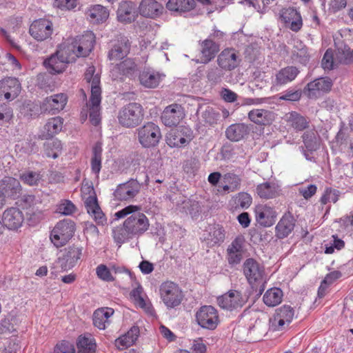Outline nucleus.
<instances>
[{
  "label": "nucleus",
  "instance_id": "60",
  "mask_svg": "<svg viewBox=\"0 0 353 353\" xmlns=\"http://www.w3.org/2000/svg\"><path fill=\"white\" fill-rule=\"evenodd\" d=\"M75 210V205L70 201L64 200L58 205L57 211L63 215H71Z\"/></svg>",
  "mask_w": 353,
  "mask_h": 353
},
{
  "label": "nucleus",
  "instance_id": "19",
  "mask_svg": "<svg viewBox=\"0 0 353 353\" xmlns=\"http://www.w3.org/2000/svg\"><path fill=\"white\" fill-rule=\"evenodd\" d=\"M244 245V238L239 236L236 237L228 246L226 259L230 266L236 265L243 260L245 252Z\"/></svg>",
  "mask_w": 353,
  "mask_h": 353
},
{
  "label": "nucleus",
  "instance_id": "61",
  "mask_svg": "<svg viewBox=\"0 0 353 353\" xmlns=\"http://www.w3.org/2000/svg\"><path fill=\"white\" fill-rule=\"evenodd\" d=\"M54 7L61 10H72L77 6L76 0H54Z\"/></svg>",
  "mask_w": 353,
  "mask_h": 353
},
{
  "label": "nucleus",
  "instance_id": "52",
  "mask_svg": "<svg viewBox=\"0 0 353 353\" xmlns=\"http://www.w3.org/2000/svg\"><path fill=\"white\" fill-rule=\"evenodd\" d=\"M62 149V143L57 139L46 141L43 145L44 153L48 158H58L61 153Z\"/></svg>",
  "mask_w": 353,
  "mask_h": 353
},
{
  "label": "nucleus",
  "instance_id": "38",
  "mask_svg": "<svg viewBox=\"0 0 353 353\" xmlns=\"http://www.w3.org/2000/svg\"><path fill=\"white\" fill-rule=\"evenodd\" d=\"M139 9L142 16L154 18L162 13L163 7L156 0H142Z\"/></svg>",
  "mask_w": 353,
  "mask_h": 353
},
{
  "label": "nucleus",
  "instance_id": "48",
  "mask_svg": "<svg viewBox=\"0 0 353 353\" xmlns=\"http://www.w3.org/2000/svg\"><path fill=\"white\" fill-rule=\"evenodd\" d=\"M115 69L120 74L129 78L134 77L138 71L137 63L131 58H127L117 64Z\"/></svg>",
  "mask_w": 353,
  "mask_h": 353
},
{
  "label": "nucleus",
  "instance_id": "6",
  "mask_svg": "<svg viewBox=\"0 0 353 353\" xmlns=\"http://www.w3.org/2000/svg\"><path fill=\"white\" fill-rule=\"evenodd\" d=\"M76 230V225L70 219H63L59 221L50 232V239L57 248L65 245L72 238Z\"/></svg>",
  "mask_w": 353,
  "mask_h": 353
},
{
  "label": "nucleus",
  "instance_id": "12",
  "mask_svg": "<svg viewBox=\"0 0 353 353\" xmlns=\"http://www.w3.org/2000/svg\"><path fill=\"white\" fill-rule=\"evenodd\" d=\"M138 139L144 148H152L158 145L161 133L160 128L152 122H148L137 130Z\"/></svg>",
  "mask_w": 353,
  "mask_h": 353
},
{
  "label": "nucleus",
  "instance_id": "39",
  "mask_svg": "<svg viewBox=\"0 0 353 353\" xmlns=\"http://www.w3.org/2000/svg\"><path fill=\"white\" fill-rule=\"evenodd\" d=\"M165 77L163 74L150 70H143L139 75V81L142 85L148 88H157Z\"/></svg>",
  "mask_w": 353,
  "mask_h": 353
},
{
  "label": "nucleus",
  "instance_id": "44",
  "mask_svg": "<svg viewBox=\"0 0 353 353\" xmlns=\"http://www.w3.org/2000/svg\"><path fill=\"white\" fill-rule=\"evenodd\" d=\"M135 12L132 3L123 1L119 4L117 10V19L122 23H131L134 20Z\"/></svg>",
  "mask_w": 353,
  "mask_h": 353
},
{
  "label": "nucleus",
  "instance_id": "4",
  "mask_svg": "<svg viewBox=\"0 0 353 353\" xmlns=\"http://www.w3.org/2000/svg\"><path fill=\"white\" fill-rule=\"evenodd\" d=\"M160 299L168 309L179 306L184 300L185 294L180 285L172 281H163L159 286Z\"/></svg>",
  "mask_w": 353,
  "mask_h": 353
},
{
  "label": "nucleus",
  "instance_id": "33",
  "mask_svg": "<svg viewBox=\"0 0 353 353\" xmlns=\"http://www.w3.org/2000/svg\"><path fill=\"white\" fill-rule=\"evenodd\" d=\"M114 310L108 307L97 309L92 315V322L94 327L99 330H105L112 323Z\"/></svg>",
  "mask_w": 353,
  "mask_h": 353
},
{
  "label": "nucleus",
  "instance_id": "59",
  "mask_svg": "<svg viewBox=\"0 0 353 353\" xmlns=\"http://www.w3.org/2000/svg\"><path fill=\"white\" fill-rule=\"evenodd\" d=\"M339 199V191L327 188L321 198V203L323 205L329 202L336 203Z\"/></svg>",
  "mask_w": 353,
  "mask_h": 353
},
{
  "label": "nucleus",
  "instance_id": "51",
  "mask_svg": "<svg viewBox=\"0 0 353 353\" xmlns=\"http://www.w3.org/2000/svg\"><path fill=\"white\" fill-rule=\"evenodd\" d=\"M102 147L101 144L97 143L92 148V156L90 159L92 172L99 176L102 167Z\"/></svg>",
  "mask_w": 353,
  "mask_h": 353
},
{
  "label": "nucleus",
  "instance_id": "35",
  "mask_svg": "<svg viewBox=\"0 0 353 353\" xmlns=\"http://www.w3.org/2000/svg\"><path fill=\"white\" fill-rule=\"evenodd\" d=\"M299 74V69L295 66H286L275 74L272 81L273 85L281 87L293 81Z\"/></svg>",
  "mask_w": 353,
  "mask_h": 353
},
{
  "label": "nucleus",
  "instance_id": "25",
  "mask_svg": "<svg viewBox=\"0 0 353 353\" xmlns=\"http://www.w3.org/2000/svg\"><path fill=\"white\" fill-rule=\"evenodd\" d=\"M68 99L65 93L53 94L44 99L41 108L45 112L56 114L65 108Z\"/></svg>",
  "mask_w": 353,
  "mask_h": 353
},
{
  "label": "nucleus",
  "instance_id": "10",
  "mask_svg": "<svg viewBox=\"0 0 353 353\" xmlns=\"http://www.w3.org/2000/svg\"><path fill=\"white\" fill-rule=\"evenodd\" d=\"M77 346V353H94L96 343L94 339L91 337L79 336ZM54 353H74V348L69 342L62 341L56 345L54 349Z\"/></svg>",
  "mask_w": 353,
  "mask_h": 353
},
{
  "label": "nucleus",
  "instance_id": "15",
  "mask_svg": "<svg viewBox=\"0 0 353 353\" xmlns=\"http://www.w3.org/2000/svg\"><path fill=\"white\" fill-rule=\"evenodd\" d=\"M219 35V32L211 34L207 39L199 41V59L197 63H208L213 60L220 50V45L214 41V38Z\"/></svg>",
  "mask_w": 353,
  "mask_h": 353
},
{
  "label": "nucleus",
  "instance_id": "22",
  "mask_svg": "<svg viewBox=\"0 0 353 353\" xmlns=\"http://www.w3.org/2000/svg\"><path fill=\"white\" fill-rule=\"evenodd\" d=\"M185 115L184 109L181 105L172 103L164 109L161 119L166 126H176L185 117Z\"/></svg>",
  "mask_w": 353,
  "mask_h": 353
},
{
  "label": "nucleus",
  "instance_id": "14",
  "mask_svg": "<svg viewBox=\"0 0 353 353\" xmlns=\"http://www.w3.org/2000/svg\"><path fill=\"white\" fill-rule=\"evenodd\" d=\"M194 137V133L191 128L180 126L168 133L166 143L171 148H184L190 144Z\"/></svg>",
  "mask_w": 353,
  "mask_h": 353
},
{
  "label": "nucleus",
  "instance_id": "43",
  "mask_svg": "<svg viewBox=\"0 0 353 353\" xmlns=\"http://www.w3.org/2000/svg\"><path fill=\"white\" fill-rule=\"evenodd\" d=\"M248 133V126L244 123L232 124L225 130L226 137L232 141H239Z\"/></svg>",
  "mask_w": 353,
  "mask_h": 353
},
{
  "label": "nucleus",
  "instance_id": "36",
  "mask_svg": "<svg viewBox=\"0 0 353 353\" xmlns=\"http://www.w3.org/2000/svg\"><path fill=\"white\" fill-rule=\"evenodd\" d=\"M85 205L88 213L93 217L97 224L104 225L106 223L105 214L99 207L95 196H89L85 201Z\"/></svg>",
  "mask_w": 353,
  "mask_h": 353
},
{
  "label": "nucleus",
  "instance_id": "29",
  "mask_svg": "<svg viewBox=\"0 0 353 353\" xmlns=\"http://www.w3.org/2000/svg\"><path fill=\"white\" fill-rule=\"evenodd\" d=\"M21 83L17 79L8 77L0 81V97L7 100L15 99L21 92Z\"/></svg>",
  "mask_w": 353,
  "mask_h": 353
},
{
  "label": "nucleus",
  "instance_id": "42",
  "mask_svg": "<svg viewBox=\"0 0 353 353\" xmlns=\"http://www.w3.org/2000/svg\"><path fill=\"white\" fill-rule=\"evenodd\" d=\"M139 335L138 326H132L125 334L115 340V346L119 350H124L132 345Z\"/></svg>",
  "mask_w": 353,
  "mask_h": 353
},
{
  "label": "nucleus",
  "instance_id": "3",
  "mask_svg": "<svg viewBox=\"0 0 353 353\" xmlns=\"http://www.w3.org/2000/svg\"><path fill=\"white\" fill-rule=\"evenodd\" d=\"M144 109L136 102H131L122 107L118 112L119 123L123 127L132 128L138 126L143 120Z\"/></svg>",
  "mask_w": 353,
  "mask_h": 353
},
{
  "label": "nucleus",
  "instance_id": "11",
  "mask_svg": "<svg viewBox=\"0 0 353 353\" xmlns=\"http://www.w3.org/2000/svg\"><path fill=\"white\" fill-rule=\"evenodd\" d=\"M195 320L202 328L214 330L220 323L218 310L212 305H203L195 314Z\"/></svg>",
  "mask_w": 353,
  "mask_h": 353
},
{
  "label": "nucleus",
  "instance_id": "54",
  "mask_svg": "<svg viewBox=\"0 0 353 353\" xmlns=\"http://www.w3.org/2000/svg\"><path fill=\"white\" fill-rule=\"evenodd\" d=\"M20 179L23 183L32 186L38 185L41 176L39 172L28 171L20 175Z\"/></svg>",
  "mask_w": 353,
  "mask_h": 353
},
{
  "label": "nucleus",
  "instance_id": "31",
  "mask_svg": "<svg viewBox=\"0 0 353 353\" xmlns=\"http://www.w3.org/2000/svg\"><path fill=\"white\" fill-rule=\"evenodd\" d=\"M21 186L19 181L11 176H5L0 181V192L6 197L16 199L20 194Z\"/></svg>",
  "mask_w": 353,
  "mask_h": 353
},
{
  "label": "nucleus",
  "instance_id": "2",
  "mask_svg": "<svg viewBox=\"0 0 353 353\" xmlns=\"http://www.w3.org/2000/svg\"><path fill=\"white\" fill-rule=\"evenodd\" d=\"M94 65L89 66L84 74V79L90 84L91 95L89 101L86 103L85 109L81 111V115L85 120L88 114L89 119L93 125H98L101 123V77L98 73H95Z\"/></svg>",
  "mask_w": 353,
  "mask_h": 353
},
{
  "label": "nucleus",
  "instance_id": "53",
  "mask_svg": "<svg viewBox=\"0 0 353 353\" xmlns=\"http://www.w3.org/2000/svg\"><path fill=\"white\" fill-rule=\"evenodd\" d=\"M292 127L296 130L302 131L308 127L307 119L296 112H292L288 119Z\"/></svg>",
  "mask_w": 353,
  "mask_h": 353
},
{
  "label": "nucleus",
  "instance_id": "63",
  "mask_svg": "<svg viewBox=\"0 0 353 353\" xmlns=\"http://www.w3.org/2000/svg\"><path fill=\"white\" fill-rule=\"evenodd\" d=\"M222 99L228 103H233L237 100L238 95L228 88H223L221 91Z\"/></svg>",
  "mask_w": 353,
  "mask_h": 353
},
{
  "label": "nucleus",
  "instance_id": "27",
  "mask_svg": "<svg viewBox=\"0 0 353 353\" xmlns=\"http://www.w3.org/2000/svg\"><path fill=\"white\" fill-rule=\"evenodd\" d=\"M280 18L285 27L294 32H298L303 26L301 14L292 8H283L280 13Z\"/></svg>",
  "mask_w": 353,
  "mask_h": 353
},
{
  "label": "nucleus",
  "instance_id": "40",
  "mask_svg": "<svg viewBox=\"0 0 353 353\" xmlns=\"http://www.w3.org/2000/svg\"><path fill=\"white\" fill-rule=\"evenodd\" d=\"M63 119L60 117H55L48 120L44 125L43 131L41 135L42 139H48L59 133L63 128Z\"/></svg>",
  "mask_w": 353,
  "mask_h": 353
},
{
  "label": "nucleus",
  "instance_id": "5",
  "mask_svg": "<svg viewBox=\"0 0 353 353\" xmlns=\"http://www.w3.org/2000/svg\"><path fill=\"white\" fill-rule=\"evenodd\" d=\"M353 57V52L350 48L345 44L341 43L337 48V52L334 54L333 50L327 49L322 59L321 65L324 70H333L339 63L347 64L350 63Z\"/></svg>",
  "mask_w": 353,
  "mask_h": 353
},
{
  "label": "nucleus",
  "instance_id": "16",
  "mask_svg": "<svg viewBox=\"0 0 353 353\" xmlns=\"http://www.w3.org/2000/svg\"><path fill=\"white\" fill-rule=\"evenodd\" d=\"M255 220L261 226L268 228L276 222L277 212L274 208L268 203H259L254 208Z\"/></svg>",
  "mask_w": 353,
  "mask_h": 353
},
{
  "label": "nucleus",
  "instance_id": "30",
  "mask_svg": "<svg viewBox=\"0 0 353 353\" xmlns=\"http://www.w3.org/2000/svg\"><path fill=\"white\" fill-rule=\"evenodd\" d=\"M130 43L124 36H120L109 51L108 58L111 61H119L124 59L130 53Z\"/></svg>",
  "mask_w": 353,
  "mask_h": 353
},
{
  "label": "nucleus",
  "instance_id": "28",
  "mask_svg": "<svg viewBox=\"0 0 353 353\" xmlns=\"http://www.w3.org/2000/svg\"><path fill=\"white\" fill-rule=\"evenodd\" d=\"M296 219L290 212H285L275 227V236L279 239L288 236L294 230Z\"/></svg>",
  "mask_w": 353,
  "mask_h": 353
},
{
  "label": "nucleus",
  "instance_id": "41",
  "mask_svg": "<svg viewBox=\"0 0 353 353\" xmlns=\"http://www.w3.org/2000/svg\"><path fill=\"white\" fill-rule=\"evenodd\" d=\"M248 118L256 124L266 125L274 121V114L267 110L254 109L249 112Z\"/></svg>",
  "mask_w": 353,
  "mask_h": 353
},
{
  "label": "nucleus",
  "instance_id": "49",
  "mask_svg": "<svg viewBox=\"0 0 353 353\" xmlns=\"http://www.w3.org/2000/svg\"><path fill=\"white\" fill-rule=\"evenodd\" d=\"M305 148L309 152L316 151L320 145V137L316 130L312 129L305 131L302 135Z\"/></svg>",
  "mask_w": 353,
  "mask_h": 353
},
{
  "label": "nucleus",
  "instance_id": "64",
  "mask_svg": "<svg viewBox=\"0 0 353 353\" xmlns=\"http://www.w3.org/2000/svg\"><path fill=\"white\" fill-rule=\"evenodd\" d=\"M343 276V274L339 270H334L327 274L323 279V281L329 286L339 279Z\"/></svg>",
  "mask_w": 353,
  "mask_h": 353
},
{
  "label": "nucleus",
  "instance_id": "21",
  "mask_svg": "<svg viewBox=\"0 0 353 353\" xmlns=\"http://www.w3.org/2000/svg\"><path fill=\"white\" fill-rule=\"evenodd\" d=\"M140 183L137 180H130L117 187L114 192V197L120 201H130L139 192Z\"/></svg>",
  "mask_w": 353,
  "mask_h": 353
},
{
  "label": "nucleus",
  "instance_id": "18",
  "mask_svg": "<svg viewBox=\"0 0 353 353\" xmlns=\"http://www.w3.org/2000/svg\"><path fill=\"white\" fill-rule=\"evenodd\" d=\"M82 250V247L74 245L65 248L63 256L59 257L57 261L61 271H67L73 268L81 259Z\"/></svg>",
  "mask_w": 353,
  "mask_h": 353
},
{
  "label": "nucleus",
  "instance_id": "58",
  "mask_svg": "<svg viewBox=\"0 0 353 353\" xmlns=\"http://www.w3.org/2000/svg\"><path fill=\"white\" fill-rule=\"evenodd\" d=\"M223 182L229 184L233 190H236L240 187L241 179L237 174L228 172L223 176Z\"/></svg>",
  "mask_w": 353,
  "mask_h": 353
},
{
  "label": "nucleus",
  "instance_id": "45",
  "mask_svg": "<svg viewBox=\"0 0 353 353\" xmlns=\"http://www.w3.org/2000/svg\"><path fill=\"white\" fill-rule=\"evenodd\" d=\"M195 6L194 0H168L166 8L171 12H186L193 10Z\"/></svg>",
  "mask_w": 353,
  "mask_h": 353
},
{
  "label": "nucleus",
  "instance_id": "1",
  "mask_svg": "<svg viewBox=\"0 0 353 353\" xmlns=\"http://www.w3.org/2000/svg\"><path fill=\"white\" fill-rule=\"evenodd\" d=\"M141 210L140 205H130L116 212L115 216L119 219L131 214L122 225L113 230V238L117 243H123L134 236L142 235L149 229V219Z\"/></svg>",
  "mask_w": 353,
  "mask_h": 353
},
{
  "label": "nucleus",
  "instance_id": "13",
  "mask_svg": "<svg viewBox=\"0 0 353 353\" xmlns=\"http://www.w3.org/2000/svg\"><path fill=\"white\" fill-rule=\"evenodd\" d=\"M53 32V23L46 18L34 20L29 28L30 36L39 42L50 39Z\"/></svg>",
  "mask_w": 353,
  "mask_h": 353
},
{
  "label": "nucleus",
  "instance_id": "55",
  "mask_svg": "<svg viewBox=\"0 0 353 353\" xmlns=\"http://www.w3.org/2000/svg\"><path fill=\"white\" fill-rule=\"evenodd\" d=\"M234 201L236 207L241 208L242 209H247L251 205L252 203V198L248 193L243 192H239L234 197Z\"/></svg>",
  "mask_w": 353,
  "mask_h": 353
},
{
  "label": "nucleus",
  "instance_id": "62",
  "mask_svg": "<svg viewBox=\"0 0 353 353\" xmlns=\"http://www.w3.org/2000/svg\"><path fill=\"white\" fill-rule=\"evenodd\" d=\"M191 349L193 353H206L207 346L202 338H197L193 341Z\"/></svg>",
  "mask_w": 353,
  "mask_h": 353
},
{
  "label": "nucleus",
  "instance_id": "20",
  "mask_svg": "<svg viewBox=\"0 0 353 353\" xmlns=\"http://www.w3.org/2000/svg\"><path fill=\"white\" fill-rule=\"evenodd\" d=\"M245 303L246 299L243 296L241 292L237 290H230L217 298L218 305L221 308L229 310L241 308Z\"/></svg>",
  "mask_w": 353,
  "mask_h": 353
},
{
  "label": "nucleus",
  "instance_id": "7",
  "mask_svg": "<svg viewBox=\"0 0 353 353\" xmlns=\"http://www.w3.org/2000/svg\"><path fill=\"white\" fill-rule=\"evenodd\" d=\"M95 36L91 31H87L83 34L77 36L70 44L66 46L68 52L77 57H85L90 54L94 48Z\"/></svg>",
  "mask_w": 353,
  "mask_h": 353
},
{
  "label": "nucleus",
  "instance_id": "26",
  "mask_svg": "<svg viewBox=\"0 0 353 353\" xmlns=\"http://www.w3.org/2000/svg\"><path fill=\"white\" fill-rule=\"evenodd\" d=\"M35 197L32 195H27L23 199V208H26V221L29 225L34 226L43 219L42 211L34 205Z\"/></svg>",
  "mask_w": 353,
  "mask_h": 353
},
{
  "label": "nucleus",
  "instance_id": "47",
  "mask_svg": "<svg viewBox=\"0 0 353 353\" xmlns=\"http://www.w3.org/2000/svg\"><path fill=\"white\" fill-rule=\"evenodd\" d=\"M283 292L279 288H271L263 294V303L268 307L279 305L283 300Z\"/></svg>",
  "mask_w": 353,
  "mask_h": 353
},
{
  "label": "nucleus",
  "instance_id": "57",
  "mask_svg": "<svg viewBox=\"0 0 353 353\" xmlns=\"http://www.w3.org/2000/svg\"><path fill=\"white\" fill-rule=\"evenodd\" d=\"M223 70L220 67H214L208 70L207 72L208 81L214 84L221 82L224 76Z\"/></svg>",
  "mask_w": 353,
  "mask_h": 353
},
{
  "label": "nucleus",
  "instance_id": "32",
  "mask_svg": "<svg viewBox=\"0 0 353 353\" xmlns=\"http://www.w3.org/2000/svg\"><path fill=\"white\" fill-rule=\"evenodd\" d=\"M85 15L90 23L93 24H101L107 21L109 17L110 12L108 9L100 4H95L89 6Z\"/></svg>",
  "mask_w": 353,
  "mask_h": 353
},
{
  "label": "nucleus",
  "instance_id": "34",
  "mask_svg": "<svg viewBox=\"0 0 353 353\" xmlns=\"http://www.w3.org/2000/svg\"><path fill=\"white\" fill-rule=\"evenodd\" d=\"M130 296L136 306L143 309L145 313L150 316L154 315L155 310L150 301L148 298H144L143 289L141 285L133 289L130 293Z\"/></svg>",
  "mask_w": 353,
  "mask_h": 353
},
{
  "label": "nucleus",
  "instance_id": "9",
  "mask_svg": "<svg viewBox=\"0 0 353 353\" xmlns=\"http://www.w3.org/2000/svg\"><path fill=\"white\" fill-rule=\"evenodd\" d=\"M74 61V56L64 47L46 59L44 65L51 74H59L65 71L68 63Z\"/></svg>",
  "mask_w": 353,
  "mask_h": 353
},
{
  "label": "nucleus",
  "instance_id": "50",
  "mask_svg": "<svg viewBox=\"0 0 353 353\" xmlns=\"http://www.w3.org/2000/svg\"><path fill=\"white\" fill-rule=\"evenodd\" d=\"M256 193L261 199H270L279 196L278 187L275 183L265 182L256 187Z\"/></svg>",
  "mask_w": 353,
  "mask_h": 353
},
{
  "label": "nucleus",
  "instance_id": "8",
  "mask_svg": "<svg viewBox=\"0 0 353 353\" xmlns=\"http://www.w3.org/2000/svg\"><path fill=\"white\" fill-rule=\"evenodd\" d=\"M243 272L252 288L254 289L263 285L261 291L264 290L266 278L263 266L254 259L250 258L245 261L243 265Z\"/></svg>",
  "mask_w": 353,
  "mask_h": 353
},
{
  "label": "nucleus",
  "instance_id": "46",
  "mask_svg": "<svg viewBox=\"0 0 353 353\" xmlns=\"http://www.w3.org/2000/svg\"><path fill=\"white\" fill-rule=\"evenodd\" d=\"M225 237V232L223 227L220 225H214L210 228L205 241L209 246L212 247L223 243Z\"/></svg>",
  "mask_w": 353,
  "mask_h": 353
},
{
  "label": "nucleus",
  "instance_id": "37",
  "mask_svg": "<svg viewBox=\"0 0 353 353\" xmlns=\"http://www.w3.org/2000/svg\"><path fill=\"white\" fill-rule=\"evenodd\" d=\"M332 81L328 77L319 78L307 83L305 92L310 98L316 96V92H328L331 90Z\"/></svg>",
  "mask_w": 353,
  "mask_h": 353
},
{
  "label": "nucleus",
  "instance_id": "17",
  "mask_svg": "<svg viewBox=\"0 0 353 353\" xmlns=\"http://www.w3.org/2000/svg\"><path fill=\"white\" fill-rule=\"evenodd\" d=\"M294 315V309L284 305L276 309L271 321L272 327L274 331L285 330L292 322Z\"/></svg>",
  "mask_w": 353,
  "mask_h": 353
},
{
  "label": "nucleus",
  "instance_id": "23",
  "mask_svg": "<svg viewBox=\"0 0 353 353\" xmlns=\"http://www.w3.org/2000/svg\"><path fill=\"white\" fill-rule=\"evenodd\" d=\"M216 62L219 67L225 71H232L239 65L241 59L235 49L228 48L218 55Z\"/></svg>",
  "mask_w": 353,
  "mask_h": 353
},
{
  "label": "nucleus",
  "instance_id": "56",
  "mask_svg": "<svg viewBox=\"0 0 353 353\" xmlns=\"http://www.w3.org/2000/svg\"><path fill=\"white\" fill-rule=\"evenodd\" d=\"M96 274L99 279L106 282H112L115 278L112 276L111 270L105 265H99L96 268Z\"/></svg>",
  "mask_w": 353,
  "mask_h": 353
},
{
  "label": "nucleus",
  "instance_id": "24",
  "mask_svg": "<svg viewBox=\"0 0 353 353\" xmlns=\"http://www.w3.org/2000/svg\"><path fill=\"white\" fill-rule=\"evenodd\" d=\"M2 225L10 230H17L24 221L23 212L17 208L11 207L6 209L1 217Z\"/></svg>",
  "mask_w": 353,
  "mask_h": 353
}]
</instances>
